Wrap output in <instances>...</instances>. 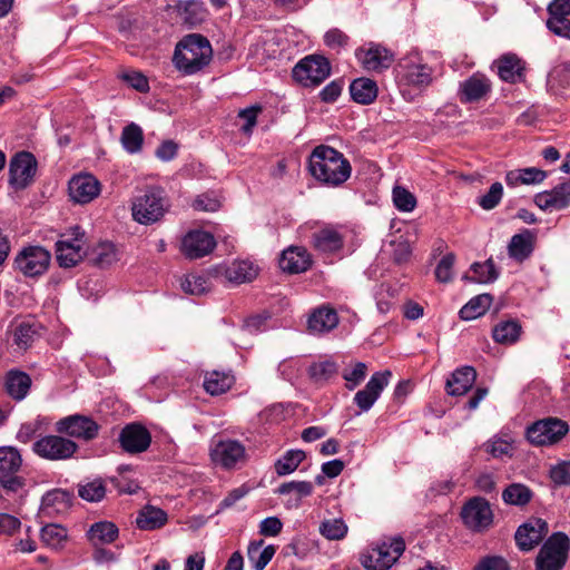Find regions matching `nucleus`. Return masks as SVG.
I'll return each mask as SVG.
<instances>
[{
  "label": "nucleus",
  "mask_w": 570,
  "mask_h": 570,
  "mask_svg": "<svg viewBox=\"0 0 570 570\" xmlns=\"http://www.w3.org/2000/svg\"><path fill=\"white\" fill-rule=\"evenodd\" d=\"M485 449L493 458L511 456L513 451L512 444L501 439L488 442Z\"/></svg>",
  "instance_id": "obj_60"
},
{
  "label": "nucleus",
  "mask_w": 570,
  "mask_h": 570,
  "mask_svg": "<svg viewBox=\"0 0 570 570\" xmlns=\"http://www.w3.org/2000/svg\"><path fill=\"white\" fill-rule=\"evenodd\" d=\"M262 111L261 106H250L248 108L242 109L238 112V117L245 120V124L242 127V131L244 134H252L253 128L256 125L257 116Z\"/></svg>",
  "instance_id": "obj_59"
},
{
  "label": "nucleus",
  "mask_w": 570,
  "mask_h": 570,
  "mask_svg": "<svg viewBox=\"0 0 570 570\" xmlns=\"http://www.w3.org/2000/svg\"><path fill=\"white\" fill-rule=\"evenodd\" d=\"M569 431L568 424L557 417L534 422L527 430V438L533 445H551L559 442Z\"/></svg>",
  "instance_id": "obj_8"
},
{
  "label": "nucleus",
  "mask_w": 570,
  "mask_h": 570,
  "mask_svg": "<svg viewBox=\"0 0 570 570\" xmlns=\"http://www.w3.org/2000/svg\"><path fill=\"white\" fill-rule=\"evenodd\" d=\"M212 58L213 49L208 39L191 33L176 45L173 62L184 75H194L209 65Z\"/></svg>",
  "instance_id": "obj_2"
},
{
  "label": "nucleus",
  "mask_w": 570,
  "mask_h": 570,
  "mask_svg": "<svg viewBox=\"0 0 570 570\" xmlns=\"http://www.w3.org/2000/svg\"><path fill=\"white\" fill-rule=\"evenodd\" d=\"M534 204L542 210H561L570 206V184L562 183L551 190L538 193Z\"/></svg>",
  "instance_id": "obj_21"
},
{
  "label": "nucleus",
  "mask_w": 570,
  "mask_h": 570,
  "mask_svg": "<svg viewBox=\"0 0 570 570\" xmlns=\"http://www.w3.org/2000/svg\"><path fill=\"white\" fill-rule=\"evenodd\" d=\"M503 196V186L495 181L485 195L479 198L478 204L485 210H491L499 205Z\"/></svg>",
  "instance_id": "obj_53"
},
{
  "label": "nucleus",
  "mask_w": 570,
  "mask_h": 570,
  "mask_svg": "<svg viewBox=\"0 0 570 570\" xmlns=\"http://www.w3.org/2000/svg\"><path fill=\"white\" fill-rule=\"evenodd\" d=\"M391 375L392 373L389 370L375 372L366 383L365 387L355 394V404L362 411H368L379 399L384 387L387 386Z\"/></svg>",
  "instance_id": "obj_19"
},
{
  "label": "nucleus",
  "mask_w": 570,
  "mask_h": 570,
  "mask_svg": "<svg viewBox=\"0 0 570 570\" xmlns=\"http://www.w3.org/2000/svg\"><path fill=\"white\" fill-rule=\"evenodd\" d=\"M51 254L41 246H28L14 258L16 268L27 277L43 274L50 264Z\"/></svg>",
  "instance_id": "obj_9"
},
{
  "label": "nucleus",
  "mask_w": 570,
  "mask_h": 570,
  "mask_svg": "<svg viewBox=\"0 0 570 570\" xmlns=\"http://www.w3.org/2000/svg\"><path fill=\"white\" fill-rule=\"evenodd\" d=\"M461 518L466 528L482 532L492 524L493 512L488 500L474 497L462 507Z\"/></svg>",
  "instance_id": "obj_10"
},
{
  "label": "nucleus",
  "mask_w": 570,
  "mask_h": 570,
  "mask_svg": "<svg viewBox=\"0 0 570 570\" xmlns=\"http://www.w3.org/2000/svg\"><path fill=\"white\" fill-rule=\"evenodd\" d=\"M455 256L452 253L444 255L435 268V277L441 283H449L452 279V269Z\"/></svg>",
  "instance_id": "obj_56"
},
{
  "label": "nucleus",
  "mask_w": 570,
  "mask_h": 570,
  "mask_svg": "<svg viewBox=\"0 0 570 570\" xmlns=\"http://www.w3.org/2000/svg\"><path fill=\"white\" fill-rule=\"evenodd\" d=\"M87 534L95 547L109 544L118 538V528L112 522L100 521L94 523Z\"/></svg>",
  "instance_id": "obj_36"
},
{
  "label": "nucleus",
  "mask_w": 570,
  "mask_h": 570,
  "mask_svg": "<svg viewBox=\"0 0 570 570\" xmlns=\"http://www.w3.org/2000/svg\"><path fill=\"white\" fill-rule=\"evenodd\" d=\"M320 531L330 540H340L346 534L347 527L340 519L326 520L321 524Z\"/></svg>",
  "instance_id": "obj_52"
},
{
  "label": "nucleus",
  "mask_w": 570,
  "mask_h": 570,
  "mask_svg": "<svg viewBox=\"0 0 570 570\" xmlns=\"http://www.w3.org/2000/svg\"><path fill=\"white\" fill-rule=\"evenodd\" d=\"M311 255L304 247L292 246L285 249L279 259V266L284 272L299 274L309 268Z\"/></svg>",
  "instance_id": "obj_25"
},
{
  "label": "nucleus",
  "mask_w": 570,
  "mask_h": 570,
  "mask_svg": "<svg viewBox=\"0 0 570 570\" xmlns=\"http://www.w3.org/2000/svg\"><path fill=\"white\" fill-rule=\"evenodd\" d=\"M491 90V81L482 73H473L460 83V100L464 104L479 101Z\"/></svg>",
  "instance_id": "obj_24"
},
{
  "label": "nucleus",
  "mask_w": 570,
  "mask_h": 570,
  "mask_svg": "<svg viewBox=\"0 0 570 570\" xmlns=\"http://www.w3.org/2000/svg\"><path fill=\"white\" fill-rule=\"evenodd\" d=\"M570 540L562 532L553 533L537 557V570H561L567 562Z\"/></svg>",
  "instance_id": "obj_3"
},
{
  "label": "nucleus",
  "mask_w": 570,
  "mask_h": 570,
  "mask_svg": "<svg viewBox=\"0 0 570 570\" xmlns=\"http://www.w3.org/2000/svg\"><path fill=\"white\" fill-rule=\"evenodd\" d=\"M31 377L18 370H11L6 375V391L7 393L16 401L23 400L30 387H31Z\"/></svg>",
  "instance_id": "obj_29"
},
{
  "label": "nucleus",
  "mask_w": 570,
  "mask_h": 570,
  "mask_svg": "<svg viewBox=\"0 0 570 570\" xmlns=\"http://www.w3.org/2000/svg\"><path fill=\"white\" fill-rule=\"evenodd\" d=\"M548 533L544 520L534 518L520 525L515 532V542L523 551H530L538 546Z\"/></svg>",
  "instance_id": "obj_20"
},
{
  "label": "nucleus",
  "mask_w": 570,
  "mask_h": 570,
  "mask_svg": "<svg viewBox=\"0 0 570 570\" xmlns=\"http://www.w3.org/2000/svg\"><path fill=\"white\" fill-rule=\"evenodd\" d=\"M167 513L156 507L146 505L138 514L136 524L140 530H156L164 527L167 522Z\"/></svg>",
  "instance_id": "obj_35"
},
{
  "label": "nucleus",
  "mask_w": 570,
  "mask_h": 570,
  "mask_svg": "<svg viewBox=\"0 0 570 570\" xmlns=\"http://www.w3.org/2000/svg\"><path fill=\"white\" fill-rule=\"evenodd\" d=\"M164 213V198L156 190H147L142 196L137 197L132 204V216L140 224H153L160 219Z\"/></svg>",
  "instance_id": "obj_13"
},
{
  "label": "nucleus",
  "mask_w": 570,
  "mask_h": 570,
  "mask_svg": "<svg viewBox=\"0 0 570 570\" xmlns=\"http://www.w3.org/2000/svg\"><path fill=\"white\" fill-rule=\"evenodd\" d=\"M499 77L507 82L514 83L522 78L523 66L521 59L514 53H505L494 61Z\"/></svg>",
  "instance_id": "obj_30"
},
{
  "label": "nucleus",
  "mask_w": 570,
  "mask_h": 570,
  "mask_svg": "<svg viewBox=\"0 0 570 570\" xmlns=\"http://www.w3.org/2000/svg\"><path fill=\"white\" fill-rule=\"evenodd\" d=\"M78 494L86 501L97 502L104 499L106 494V488L101 480H94L86 484L79 485Z\"/></svg>",
  "instance_id": "obj_49"
},
{
  "label": "nucleus",
  "mask_w": 570,
  "mask_h": 570,
  "mask_svg": "<svg viewBox=\"0 0 570 570\" xmlns=\"http://www.w3.org/2000/svg\"><path fill=\"white\" fill-rule=\"evenodd\" d=\"M550 478L557 485L570 484V460L561 461L550 469Z\"/></svg>",
  "instance_id": "obj_58"
},
{
  "label": "nucleus",
  "mask_w": 570,
  "mask_h": 570,
  "mask_svg": "<svg viewBox=\"0 0 570 570\" xmlns=\"http://www.w3.org/2000/svg\"><path fill=\"white\" fill-rule=\"evenodd\" d=\"M120 142L128 154H138L144 145V131L140 126L131 122L122 128Z\"/></svg>",
  "instance_id": "obj_39"
},
{
  "label": "nucleus",
  "mask_w": 570,
  "mask_h": 570,
  "mask_svg": "<svg viewBox=\"0 0 570 570\" xmlns=\"http://www.w3.org/2000/svg\"><path fill=\"white\" fill-rule=\"evenodd\" d=\"M212 460L225 469H233L246 461L245 446L236 440L218 441L210 452Z\"/></svg>",
  "instance_id": "obj_15"
},
{
  "label": "nucleus",
  "mask_w": 570,
  "mask_h": 570,
  "mask_svg": "<svg viewBox=\"0 0 570 570\" xmlns=\"http://www.w3.org/2000/svg\"><path fill=\"white\" fill-rule=\"evenodd\" d=\"M405 549L402 538H394L390 542H382L372 547L362 556V564L367 570H389Z\"/></svg>",
  "instance_id": "obj_5"
},
{
  "label": "nucleus",
  "mask_w": 570,
  "mask_h": 570,
  "mask_svg": "<svg viewBox=\"0 0 570 570\" xmlns=\"http://www.w3.org/2000/svg\"><path fill=\"white\" fill-rule=\"evenodd\" d=\"M234 384V376L228 373L213 371L207 373L204 389L212 395H219L228 391Z\"/></svg>",
  "instance_id": "obj_41"
},
{
  "label": "nucleus",
  "mask_w": 570,
  "mask_h": 570,
  "mask_svg": "<svg viewBox=\"0 0 570 570\" xmlns=\"http://www.w3.org/2000/svg\"><path fill=\"white\" fill-rule=\"evenodd\" d=\"M216 246L214 236L204 230H191L181 240V253L189 259L204 257Z\"/></svg>",
  "instance_id": "obj_18"
},
{
  "label": "nucleus",
  "mask_w": 570,
  "mask_h": 570,
  "mask_svg": "<svg viewBox=\"0 0 570 570\" xmlns=\"http://www.w3.org/2000/svg\"><path fill=\"white\" fill-rule=\"evenodd\" d=\"M476 372L472 366H463L454 371L446 382V391L451 395H464L474 384Z\"/></svg>",
  "instance_id": "obj_28"
},
{
  "label": "nucleus",
  "mask_w": 570,
  "mask_h": 570,
  "mask_svg": "<svg viewBox=\"0 0 570 570\" xmlns=\"http://www.w3.org/2000/svg\"><path fill=\"white\" fill-rule=\"evenodd\" d=\"M547 27L554 35L570 40V21L568 18H549L547 20Z\"/></svg>",
  "instance_id": "obj_63"
},
{
  "label": "nucleus",
  "mask_w": 570,
  "mask_h": 570,
  "mask_svg": "<svg viewBox=\"0 0 570 570\" xmlns=\"http://www.w3.org/2000/svg\"><path fill=\"white\" fill-rule=\"evenodd\" d=\"M264 543L263 539L253 540L247 547V557L255 570H264L276 552V548L272 544L263 548Z\"/></svg>",
  "instance_id": "obj_33"
},
{
  "label": "nucleus",
  "mask_w": 570,
  "mask_h": 570,
  "mask_svg": "<svg viewBox=\"0 0 570 570\" xmlns=\"http://www.w3.org/2000/svg\"><path fill=\"white\" fill-rule=\"evenodd\" d=\"M367 372V366L365 363L357 362L351 371H344L343 379L346 381V389L354 390L357 385H360Z\"/></svg>",
  "instance_id": "obj_54"
},
{
  "label": "nucleus",
  "mask_w": 570,
  "mask_h": 570,
  "mask_svg": "<svg viewBox=\"0 0 570 570\" xmlns=\"http://www.w3.org/2000/svg\"><path fill=\"white\" fill-rule=\"evenodd\" d=\"M352 99L362 105L372 104L377 97V85L370 78H357L350 86Z\"/></svg>",
  "instance_id": "obj_32"
},
{
  "label": "nucleus",
  "mask_w": 570,
  "mask_h": 570,
  "mask_svg": "<svg viewBox=\"0 0 570 570\" xmlns=\"http://www.w3.org/2000/svg\"><path fill=\"white\" fill-rule=\"evenodd\" d=\"M308 170L320 183L335 187L350 178L352 168L342 153L333 147L321 145L309 155Z\"/></svg>",
  "instance_id": "obj_1"
},
{
  "label": "nucleus",
  "mask_w": 570,
  "mask_h": 570,
  "mask_svg": "<svg viewBox=\"0 0 570 570\" xmlns=\"http://www.w3.org/2000/svg\"><path fill=\"white\" fill-rule=\"evenodd\" d=\"M490 294H480L472 297L459 312L460 317L464 321L475 320L485 314L492 304Z\"/></svg>",
  "instance_id": "obj_40"
},
{
  "label": "nucleus",
  "mask_w": 570,
  "mask_h": 570,
  "mask_svg": "<svg viewBox=\"0 0 570 570\" xmlns=\"http://www.w3.org/2000/svg\"><path fill=\"white\" fill-rule=\"evenodd\" d=\"M521 330L515 320L501 321L493 327L492 337L497 343L510 345L519 340Z\"/></svg>",
  "instance_id": "obj_38"
},
{
  "label": "nucleus",
  "mask_w": 570,
  "mask_h": 570,
  "mask_svg": "<svg viewBox=\"0 0 570 570\" xmlns=\"http://www.w3.org/2000/svg\"><path fill=\"white\" fill-rule=\"evenodd\" d=\"M331 73V65L323 56H307L293 69V78L304 87L322 83Z\"/></svg>",
  "instance_id": "obj_7"
},
{
  "label": "nucleus",
  "mask_w": 570,
  "mask_h": 570,
  "mask_svg": "<svg viewBox=\"0 0 570 570\" xmlns=\"http://www.w3.org/2000/svg\"><path fill=\"white\" fill-rule=\"evenodd\" d=\"M305 458L306 454L302 450H288L275 462L276 474L283 476L293 473Z\"/></svg>",
  "instance_id": "obj_42"
},
{
  "label": "nucleus",
  "mask_w": 570,
  "mask_h": 570,
  "mask_svg": "<svg viewBox=\"0 0 570 570\" xmlns=\"http://www.w3.org/2000/svg\"><path fill=\"white\" fill-rule=\"evenodd\" d=\"M311 238L313 248L324 254H335L344 245L343 234L333 226H325L315 230Z\"/></svg>",
  "instance_id": "obj_23"
},
{
  "label": "nucleus",
  "mask_w": 570,
  "mask_h": 570,
  "mask_svg": "<svg viewBox=\"0 0 570 570\" xmlns=\"http://www.w3.org/2000/svg\"><path fill=\"white\" fill-rule=\"evenodd\" d=\"M69 493L62 490H53L48 492L42 498V507L43 509H48L51 507H57L56 510L59 511L61 509H66L69 502Z\"/></svg>",
  "instance_id": "obj_55"
},
{
  "label": "nucleus",
  "mask_w": 570,
  "mask_h": 570,
  "mask_svg": "<svg viewBox=\"0 0 570 570\" xmlns=\"http://www.w3.org/2000/svg\"><path fill=\"white\" fill-rule=\"evenodd\" d=\"M181 288L190 295H202L207 291V281L199 275H188L181 283Z\"/></svg>",
  "instance_id": "obj_57"
},
{
  "label": "nucleus",
  "mask_w": 570,
  "mask_h": 570,
  "mask_svg": "<svg viewBox=\"0 0 570 570\" xmlns=\"http://www.w3.org/2000/svg\"><path fill=\"white\" fill-rule=\"evenodd\" d=\"M90 259L96 266H110L118 259L115 245L107 242L100 243L92 249Z\"/></svg>",
  "instance_id": "obj_44"
},
{
  "label": "nucleus",
  "mask_w": 570,
  "mask_h": 570,
  "mask_svg": "<svg viewBox=\"0 0 570 570\" xmlns=\"http://www.w3.org/2000/svg\"><path fill=\"white\" fill-rule=\"evenodd\" d=\"M337 324L338 316L336 311L325 306L315 309L308 318V330L316 334L330 332Z\"/></svg>",
  "instance_id": "obj_31"
},
{
  "label": "nucleus",
  "mask_w": 570,
  "mask_h": 570,
  "mask_svg": "<svg viewBox=\"0 0 570 570\" xmlns=\"http://www.w3.org/2000/svg\"><path fill=\"white\" fill-rule=\"evenodd\" d=\"M78 451V444L63 434H48L32 444V452L47 461H66Z\"/></svg>",
  "instance_id": "obj_4"
},
{
  "label": "nucleus",
  "mask_w": 570,
  "mask_h": 570,
  "mask_svg": "<svg viewBox=\"0 0 570 570\" xmlns=\"http://www.w3.org/2000/svg\"><path fill=\"white\" fill-rule=\"evenodd\" d=\"M531 490L521 483L510 484L502 493L503 501L513 505H524L531 500Z\"/></svg>",
  "instance_id": "obj_43"
},
{
  "label": "nucleus",
  "mask_w": 570,
  "mask_h": 570,
  "mask_svg": "<svg viewBox=\"0 0 570 570\" xmlns=\"http://www.w3.org/2000/svg\"><path fill=\"white\" fill-rule=\"evenodd\" d=\"M37 331L33 325L29 323H20L13 330V343L21 350H26L32 343Z\"/></svg>",
  "instance_id": "obj_50"
},
{
  "label": "nucleus",
  "mask_w": 570,
  "mask_h": 570,
  "mask_svg": "<svg viewBox=\"0 0 570 570\" xmlns=\"http://www.w3.org/2000/svg\"><path fill=\"white\" fill-rule=\"evenodd\" d=\"M41 541L51 548H58L67 538V530L58 524H47L41 529Z\"/></svg>",
  "instance_id": "obj_48"
},
{
  "label": "nucleus",
  "mask_w": 570,
  "mask_h": 570,
  "mask_svg": "<svg viewBox=\"0 0 570 570\" xmlns=\"http://www.w3.org/2000/svg\"><path fill=\"white\" fill-rule=\"evenodd\" d=\"M393 202L395 207L402 212H412L416 206L414 195L401 186L394 187Z\"/></svg>",
  "instance_id": "obj_51"
},
{
  "label": "nucleus",
  "mask_w": 570,
  "mask_h": 570,
  "mask_svg": "<svg viewBox=\"0 0 570 570\" xmlns=\"http://www.w3.org/2000/svg\"><path fill=\"white\" fill-rule=\"evenodd\" d=\"M72 237L56 243L57 262L61 267H73L86 256L85 233L80 227L72 228Z\"/></svg>",
  "instance_id": "obj_12"
},
{
  "label": "nucleus",
  "mask_w": 570,
  "mask_h": 570,
  "mask_svg": "<svg viewBox=\"0 0 570 570\" xmlns=\"http://www.w3.org/2000/svg\"><path fill=\"white\" fill-rule=\"evenodd\" d=\"M121 449L130 454L145 452L151 443L150 432L139 423L127 424L119 434Z\"/></svg>",
  "instance_id": "obj_17"
},
{
  "label": "nucleus",
  "mask_w": 570,
  "mask_h": 570,
  "mask_svg": "<svg viewBox=\"0 0 570 570\" xmlns=\"http://www.w3.org/2000/svg\"><path fill=\"white\" fill-rule=\"evenodd\" d=\"M69 196L77 204H89L100 194V183L91 174L73 176L68 184Z\"/></svg>",
  "instance_id": "obj_16"
},
{
  "label": "nucleus",
  "mask_w": 570,
  "mask_h": 570,
  "mask_svg": "<svg viewBox=\"0 0 570 570\" xmlns=\"http://www.w3.org/2000/svg\"><path fill=\"white\" fill-rule=\"evenodd\" d=\"M475 570H509V566L501 557H487L479 562Z\"/></svg>",
  "instance_id": "obj_64"
},
{
  "label": "nucleus",
  "mask_w": 570,
  "mask_h": 570,
  "mask_svg": "<svg viewBox=\"0 0 570 570\" xmlns=\"http://www.w3.org/2000/svg\"><path fill=\"white\" fill-rule=\"evenodd\" d=\"M22 456L13 446H0V484L11 492H17L24 485V479L20 475Z\"/></svg>",
  "instance_id": "obj_6"
},
{
  "label": "nucleus",
  "mask_w": 570,
  "mask_h": 570,
  "mask_svg": "<svg viewBox=\"0 0 570 570\" xmlns=\"http://www.w3.org/2000/svg\"><path fill=\"white\" fill-rule=\"evenodd\" d=\"M122 79L139 92H147L149 90L148 79L141 72H126L122 75Z\"/></svg>",
  "instance_id": "obj_62"
},
{
  "label": "nucleus",
  "mask_w": 570,
  "mask_h": 570,
  "mask_svg": "<svg viewBox=\"0 0 570 570\" xmlns=\"http://www.w3.org/2000/svg\"><path fill=\"white\" fill-rule=\"evenodd\" d=\"M471 271L474 273V276L470 277L465 275L463 277L464 279H470L478 283H490L498 278V272L492 258H489L484 263L472 264Z\"/></svg>",
  "instance_id": "obj_45"
},
{
  "label": "nucleus",
  "mask_w": 570,
  "mask_h": 570,
  "mask_svg": "<svg viewBox=\"0 0 570 570\" xmlns=\"http://www.w3.org/2000/svg\"><path fill=\"white\" fill-rule=\"evenodd\" d=\"M282 529L283 523L277 517L265 518L259 523V533L264 537H276Z\"/></svg>",
  "instance_id": "obj_61"
},
{
  "label": "nucleus",
  "mask_w": 570,
  "mask_h": 570,
  "mask_svg": "<svg viewBox=\"0 0 570 570\" xmlns=\"http://www.w3.org/2000/svg\"><path fill=\"white\" fill-rule=\"evenodd\" d=\"M532 250L533 234L528 229L513 235L508 246L510 257L519 262L527 259L531 255Z\"/></svg>",
  "instance_id": "obj_34"
},
{
  "label": "nucleus",
  "mask_w": 570,
  "mask_h": 570,
  "mask_svg": "<svg viewBox=\"0 0 570 570\" xmlns=\"http://www.w3.org/2000/svg\"><path fill=\"white\" fill-rule=\"evenodd\" d=\"M257 275L258 267L247 259L234 261L224 271L226 279L235 284L252 282Z\"/></svg>",
  "instance_id": "obj_27"
},
{
  "label": "nucleus",
  "mask_w": 570,
  "mask_h": 570,
  "mask_svg": "<svg viewBox=\"0 0 570 570\" xmlns=\"http://www.w3.org/2000/svg\"><path fill=\"white\" fill-rule=\"evenodd\" d=\"M314 487L308 481H291L285 482L278 487L276 493L286 495L291 493L296 494V500L309 497L313 493Z\"/></svg>",
  "instance_id": "obj_47"
},
{
  "label": "nucleus",
  "mask_w": 570,
  "mask_h": 570,
  "mask_svg": "<svg viewBox=\"0 0 570 570\" xmlns=\"http://www.w3.org/2000/svg\"><path fill=\"white\" fill-rule=\"evenodd\" d=\"M356 57L367 71L380 72L393 62V55L380 45H371L367 49H358Z\"/></svg>",
  "instance_id": "obj_22"
},
{
  "label": "nucleus",
  "mask_w": 570,
  "mask_h": 570,
  "mask_svg": "<svg viewBox=\"0 0 570 570\" xmlns=\"http://www.w3.org/2000/svg\"><path fill=\"white\" fill-rule=\"evenodd\" d=\"M400 76L409 85L413 86H428L431 78V69L421 62H415L412 59H405L400 65Z\"/></svg>",
  "instance_id": "obj_26"
},
{
  "label": "nucleus",
  "mask_w": 570,
  "mask_h": 570,
  "mask_svg": "<svg viewBox=\"0 0 570 570\" xmlns=\"http://www.w3.org/2000/svg\"><path fill=\"white\" fill-rule=\"evenodd\" d=\"M177 9L181 20L190 27L202 23L207 18L206 8L202 2L196 0L179 2Z\"/></svg>",
  "instance_id": "obj_37"
},
{
  "label": "nucleus",
  "mask_w": 570,
  "mask_h": 570,
  "mask_svg": "<svg viewBox=\"0 0 570 570\" xmlns=\"http://www.w3.org/2000/svg\"><path fill=\"white\" fill-rule=\"evenodd\" d=\"M56 432L69 438L90 441L98 435L99 425L91 417L73 414L58 420L55 424Z\"/></svg>",
  "instance_id": "obj_11"
},
{
  "label": "nucleus",
  "mask_w": 570,
  "mask_h": 570,
  "mask_svg": "<svg viewBox=\"0 0 570 570\" xmlns=\"http://www.w3.org/2000/svg\"><path fill=\"white\" fill-rule=\"evenodd\" d=\"M37 170V160L29 151H20L10 160V184L16 188L27 187L33 179Z\"/></svg>",
  "instance_id": "obj_14"
},
{
  "label": "nucleus",
  "mask_w": 570,
  "mask_h": 570,
  "mask_svg": "<svg viewBox=\"0 0 570 570\" xmlns=\"http://www.w3.org/2000/svg\"><path fill=\"white\" fill-rule=\"evenodd\" d=\"M337 373V366L332 361H322L308 367L311 379L316 383H324Z\"/></svg>",
  "instance_id": "obj_46"
}]
</instances>
